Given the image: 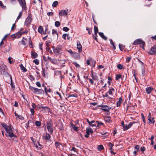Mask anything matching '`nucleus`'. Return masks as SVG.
Returning <instances> with one entry per match:
<instances>
[{"instance_id":"obj_43","label":"nucleus","mask_w":156,"mask_h":156,"mask_svg":"<svg viewBox=\"0 0 156 156\" xmlns=\"http://www.w3.org/2000/svg\"><path fill=\"white\" fill-rule=\"evenodd\" d=\"M52 34L53 35H55V34L56 35L58 36V34L57 30L55 29H52Z\"/></svg>"},{"instance_id":"obj_19","label":"nucleus","mask_w":156,"mask_h":156,"mask_svg":"<svg viewBox=\"0 0 156 156\" xmlns=\"http://www.w3.org/2000/svg\"><path fill=\"white\" fill-rule=\"evenodd\" d=\"M61 120H63V119H62L59 120V129L62 130L63 128V125L62 124Z\"/></svg>"},{"instance_id":"obj_64","label":"nucleus","mask_w":156,"mask_h":156,"mask_svg":"<svg viewBox=\"0 0 156 156\" xmlns=\"http://www.w3.org/2000/svg\"><path fill=\"white\" fill-rule=\"evenodd\" d=\"M18 118L20 119L21 120H23L24 119L23 117L21 115H19L17 117Z\"/></svg>"},{"instance_id":"obj_54","label":"nucleus","mask_w":156,"mask_h":156,"mask_svg":"<svg viewBox=\"0 0 156 156\" xmlns=\"http://www.w3.org/2000/svg\"><path fill=\"white\" fill-rule=\"evenodd\" d=\"M113 146V144L112 143L110 142L108 144V146L110 147L109 148L110 150H112V147Z\"/></svg>"},{"instance_id":"obj_52","label":"nucleus","mask_w":156,"mask_h":156,"mask_svg":"<svg viewBox=\"0 0 156 156\" xmlns=\"http://www.w3.org/2000/svg\"><path fill=\"white\" fill-rule=\"evenodd\" d=\"M108 92H107L106 93H105V95H103V97H108L109 98L112 99V98H111L110 97L108 96Z\"/></svg>"},{"instance_id":"obj_59","label":"nucleus","mask_w":156,"mask_h":156,"mask_svg":"<svg viewBox=\"0 0 156 156\" xmlns=\"http://www.w3.org/2000/svg\"><path fill=\"white\" fill-rule=\"evenodd\" d=\"M36 85L38 87H41V84L38 81V82H36Z\"/></svg>"},{"instance_id":"obj_25","label":"nucleus","mask_w":156,"mask_h":156,"mask_svg":"<svg viewBox=\"0 0 156 156\" xmlns=\"http://www.w3.org/2000/svg\"><path fill=\"white\" fill-rule=\"evenodd\" d=\"M38 31L41 34H42L43 33V29L42 26H40L39 27L38 29Z\"/></svg>"},{"instance_id":"obj_27","label":"nucleus","mask_w":156,"mask_h":156,"mask_svg":"<svg viewBox=\"0 0 156 156\" xmlns=\"http://www.w3.org/2000/svg\"><path fill=\"white\" fill-rule=\"evenodd\" d=\"M97 149L98 151H101L104 149V147L102 145H99L97 147Z\"/></svg>"},{"instance_id":"obj_50","label":"nucleus","mask_w":156,"mask_h":156,"mask_svg":"<svg viewBox=\"0 0 156 156\" xmlns=\"http://www.w3.org/2000/svg\"><path fill=\"white\" fill-rule=\"evenodd\" d=\"M33 62L35 63L37 65L39 64V61L37 59H35L33 61Z\"/></svg>"},{"instance_id":"obj_22","label":"nucleus","mask_w":156,"mask_h":156,"mask_svg":"<svg viewBox=\"0 0 156 156\" xmlns=\"http://www.w3.org/2000/svg\"><path fill=\"white\" fill-rule=\"evenodd\" d=\"M111 117L110 116L107 117L105 118V120L108 123H110L112 122Z\"/></svg>"},{"instance_id":"obj_16","label":"nucleus","mask_w":156,"mask_h":156,"mask_svg":"<svg viewBox=\"0 0 156 156\" xmlns=\"http://www.w3.org/2000/svg\"><path fill=\"white\" fill-rule=\"evenodd\" d=\"M122 101V97L119 98L118 101L116 102V106L117 107L120 106Z\"/></svg>"},{"instance_id":"obj_5","label":"nucleus","mask_w":156,"mask_h":156,"mask_svg":"<svg viewBox=\"0 0 156 156\" xmlns=\"http://www.w3.org/2000/svg\"><path fill=\"white\" fill-rule=\"evenodd\" d=\"M147 118L148 123H152L154 124L155 122V121L154 120V117H151V114L150 112L149 113Z\"/></svg>"},{"instance_id":"obj_29","label":"nucleus","mask_w":156,"mask_h":156,"mask_svg":"<svg viewBox=\"0 0 156 156\" xmlns=\"http://www.w3.org/2000/svg\"><path fill=\"white\" fill-rule=\"evenodd\" d=\"M23 39L21 41L19 42V44H21V42L22 44L23 45H25L26 44L25 42V41H24V40H25L26 41V40H27V39H26V38H25L23 37Z\"/></svg>"},{"instance_id":"obj_17","label":"nucleus","mask_w":156,"mask_h":156,"mask_svg":"<svg viewBox=\"0 0 156 156\" xmlns=\"http://www.w3.org/2000/svg\"><path fill=\"white\" fill-rule=\"evenodd\" d=\"M98 34L104 40L106 41L107 40V37L104 35L103 33L100 32H98Z\"/></svg>"},{"instance_id":"obj_28","label":"nucleus","mask_w":156,"mask_h":156,"mask_svg":"<svg viewBox=\"0 0 156 156\" xmlns=\"http://www.w3.org/2000/svg\"><path fill=\"white\" fill-rule=\"evenodd\" d=\"M127 75L126 74H125L122 76L121 79L123 81H125L126 79Z\"/></svg>"},{"instance_id":"obj_2","label":"nucleus","mask_w":156,"mask_h":156,"mask_svg":"<svg viewBox=\"0 0 156 156\" xmlns=\"http://www.w3.org/2000/svg\"><path fill=\"white\" fill-rule=\"evenodd\" d=\"M23 9H27L26 4L25 0H17Z\"/></svg>"},{"instance_id":"obj_12","label":"nucleus","mask_w":156,"mask_h":156,"mask_svg":"<svg viewBox=\"0 0 156 156\" xmlns=\"http://www.w3.org/2000/svg\"><path fill=\"white\" fill-rule=\"evenodd\" d=\"M114 89L112 87H110V89L108 92L109 95L112 96L113 95V93H114Z\"/></svg>"},{"instance_id":"obj_60","label":"nucleus","mask_w":156,"mask_h":156,"mask_svg":"<svg viewBox=\"0 0 156 156\" xmlns=\"http://www.w3.org/2000/svg\"><path fill=\"white\" fill-rule=\"evenodd\" d=\"M89 82L92 85H93V84L94 82V81L91 79L90 78L89 79Z\"/></svg>"},{"instance_id":"obj_53","label":"nucleus","mask_w":156,"mask_h":156,"mask_svg":"<svg viewBox=\"0 0 156 156\" xmlns=\"http://www.w3.org/2000/svg\"><path fill=\"white\" fill-rule=\"evenodd\" d=\"M131 59V57H127L126 58V62H130V60Z\"/></svg>"},{"instance_id":"obj_31","label":"nucleus","mask_w":156,"mask_h":156,"mask_svg":"<svg viewBox=\"0 0 156 156\" xmlns=\"http://www.w3.org/2000/svg\"><path fill=\"white\" fill-rule=\"evenodd\" d=\"M94 30L95 35L97 36V33H98V27L95 26L94 27Z\"/></svg>"},{"instance_id":"obj_62","label":"nucleus","mask_w":156,"mask_h":156,"mask_svg":"<svg viewBox=\"0 0 156 156\" xmlns=\"http://www.w3.org/2000/svg\"><path fill=\"white\" fill-rule=\"evenodd\" d=\"M145 150V147H141L140 148V151L142 152H143Z\"/></svg>"},{"instance_id":"obj_33","label":"nucleus","mask_w":156,"mask_h":156,"mask_svg":"<svg viewBox=\"0 0 156 156\" xmlns=\"http://www.w3.org/2000/svg\"><path fill=\"white\" fill-rule=\"evenodd\" d=\"M43 92L44 91L43 90L38 89V90H37V92H36V94H39L43 93Z\"/></svg>"},{"instance_id":"obj_47","label":"nucleus","mask_w":156,"mask_h":156,"mask_svg":"<svg viewBox=\"0 0 156 156\" xmlns=\"http://www.w3.org/2000/svg\"><path fill=\"white\" fill-rule=\"evenodd\" d=\"M73 64L76 67L79 68L80 67V65L78 64L76 62H73Z\"/></svg>"},{"instance_id":"obj_26","label":"nucleus","mask_w":156,"mask_h":156,"mask_svg":"<svg viewBox=\"0 0 156 156\" xmlns=\"http://www.w3.org/2000/svg\"><path fill=\"white\" fill-rule=\"evenodd\" d=\"M101 134L104 135L103 136V137H107L109 135V133L106 132H103L101 133Z\"/></svg>"},{"instance_id":"obj_7","label":"nucleus","mask_w":156,"mask_h":156,"mask_svg":"<svg viewBox=\"0 0 156 156\" xmlns=\"http://www.w3.org/2000/svg\"><path fill=\"white\" fill-rule=\"evenodd\" d=\"M31 21V17L30 16H29L26 20V21L25 23V25L27 26L30 23Z\"/></svg>"},{"instance_id":"obj_6","label":"nucleus","mask_w":156,"mask_h":156,"mask_svg":"<svg viewBox=\"0 0 156 156\" xmlns=\"http://www.w3.org/2000/svg\"><path fill=\"white\" fill-rule=\"evenodd\" d=\"M100 107H101L102 108L101 109L103 110V111L105 112H108L109 110L111 108V107H109L108 105H99V106Z\"/></svg>"},{"instance_id":"obj_20","label":"nucleus","mask_w":156,"mask_h":156,"mask_svg":"<svg viewBox=\"0 0 156 156\" xmlns=\"http://www.w3.org/2000/svg\"><path fill=\"white\" fill-rule=\"evenodd\" d=\"M14 37L15 38H20L21 36V35L20 34V31H18L16 34H14Z\"/></svg>"},{"instance_id":"obj_1","label":"nucleus","mask_w":156,"mask_h":156,"mask_svg":"<svg viewBox=\"0 0 156 156\" xmlns=\"http://www.w3.org/2000/svg\"><path fill=\"white\" fill-rule=\"evenodd\" d=\"M2 125L4 128L5 129L6 132V135L11 138L13 137L16 138L17 136L13 134V130L12 129V126L10 124H7L5 123H2Z\"/></svg>"},{"instance_id":"obj_49","label":"nucleus","mask_w":156,"mask_h":156,"mask_svg":"<svg viewBox=\"0 0 156 156\" xmlns=\"http://www.w3.org/2000/svg\"><path fill=\"white\" fill-rule=\"evenodd\" d=\"M35 125L36 126H39L41 125V122L39 121H36L35 122Z\"/></svg>"},{"instance_id":"obj_15","label":"nucleus","mask_w":156,"mask_h":156,"mask_svg":"<svg viewBox=\"0 0 156 156\" xmlns=\"http://www.w3.org/2000/svg\"><path fill=\"white\" fill-rule=\"evenodd\" d=\"M31 58H35L38 57V54L34 51H31Z\"/></svg>"},{"instance_id":"obj_37","label":"nucleus","mask_w":156,"mask_h":156,"mask_svg":"<svg viewBox=\"0 0 156 156\" xmlns=\"http://www.w3.org/2000/svg\"><path fill=\"white\" fill-rule=\"evenodd\" d=\"M111 44L113 46V48L115 50L116 49V47L115 46V44L113 42L112 40V39H110L109 40Z\"/></svg>"},{"instance_id":"obj_4","label":"nucleus","mask_w":156,"mask_h":156,"mask_svg":"<svg viewBox=\"0 0 156 156\" xmlns=\"http://www.w3.org/2000/svg\"><path fill=\"white\" fill-rule=\"evenodd\" d=\"M148 54L153 55H156V46H154L151 48L148 52Z\"/></svg>"},{"instance_id":"obj_32","label":"nucleus","mask_w":156,"mask_h":156,"mask_svg":"<svg viewBox=\"0 0 156 156\" xmlns=\"http://www.w3.org/2000/svg\"><path fill=\"white\" fill-rule=\"evenodd\" d=\"M122 78V75L121 74H117L115 76V80L119 81V79Z\"/></svg>"},{"instance_id":"obj_40","label":"nucleus","mask_w":156,"mask_h":156,"mask_svg":"<svg viewBox=\"0 0 156 156\" xmlns=\"http://www.w3.org/2000/svg\"><path fill=\"white\" fill-rule=\"evenodd\" d=\"M20 68L24 72H26L27 71V69L24 67L22 64L20 66Z\"/></svg>"},{"instance_id":"obj_56","label":"nucleus","mask_w":156,"mask_h":156,"mask_svg":"<svg viewBox=\"0 0 156 156\" xmlns=\"http://www.w3.org/2000/svg\"><path fill=\"white\" fill-rule=\"evenodd\" d=\"M134 148L135 149H136V151L138 152V151H140V150H139V146L138 145H136L135 147H134Z\"/></svg>"},{"instance_id":"obj_8","label":"nucleus","mask_w":156,"mask_h":156,"mask_svg":"<svg viewBox=\"0 0 156 156\" xmlns=\"http://www.w3.org/2000/svg\"><path fill=\"white\" fill-rule=\"evenodd\" d=\"M77 48L78 49V51L79 52H81L82 51V46L80 41L77 42Z\"/></svg>"},{"instance_id":"obj_30","label":"nucleus","mask_w":156,"mask_h":156,"mask_svg":"<svg viewBox=\"0 0 156 156\" xmlns=\"http://www.w3.org/2000/svg\"><path fill=\"white\" fill-rule=\"evenodd\" d=\"M79 81L80 82L81 84L82 85H84L87 82L86 79H85L84 78H81Z\"/></svg>"},{"instance_id":"obj_11","label":"nucleus","mask_w":156,"mask_h":156,"mask_svg":"<svg viewBox=\"0 0 156 156\" xmlns=\"http://www.w3.org/2000/svg\"><path fill=\"white\" fill-rule=\"evenodd\" d=\"M86 130V133L87 134L90 135V133H93V130L90 127L87 128Z\"/></svg>"},{"instance_id":"obj_10","label":"nucleus","mask_w":156,"mask_h":156,"mask_svg":"<svg viewBox=\"0 0 156 156\" xmlns=\"http://www.w3.org/2000/svg\"><path fill=\"white\" fill-rule=\"evenodd\" d=\"M72 56L76 59H78L80 58V56L79 54L75 52H73Z\"/></svg>"},{"instance_id":"obj_61","label":"nucleus","mask_w":156,"mask_h":156,"mask_svg":"<svg viewBox=\"0 0 156 156\" xmlns=\"http://www.w3.org/2000/svg\"><path fill=\"white\" fill-rule=\"evenodd\" d=\"M66 51L70 54L71 55H72L73 54V52L71 49L66 50Z\"/></svg>"},{"instance_id":"obj_48","label":"nucleus","mask_w":156,"mask_h":156,"mask_svg":"<svg viewBox=\"0 0 156 156\" xmlns=\"http://www.w3.org/2000/svg\"><path fill=\"white\" fill-rule=\"evenodd\" d=\"M22 12H20L19 14V16H18L17 17V18L16 20V21L18 20L22 16Z\"/></svg>"},{"instance_id":"obj_55","label":"nucleus","mask_w":156,"mask_h":156,"mask_svg":"<svg viewBox=\"0 0 156 156\" xmlns=\"http://www.w3.org/2000/svg\"><path fill=\"white\" fill-rule=\"evenodd\" d=\"M63 31L66 32H67L69 30V28L67 27H65L63 28Z\"/></svg>"},{"instance_id":"obj_63","label":"nucleus","mask_w":156,"mask_h":156,"mask_svg":"<svg viewBox=\"0 0 156 156\" xmlns=\"http://www.w3.org/2000/svg\"><path fill=\"white\" fill-rule=\"evenodd\" d=\"M47 14L49 16H52L53 14V13L51 12H48L47 13Z\"/></svg>"},{"instance_id":"obj_46","label":"nucleus","mask_w":156,"mask_h":156,"mask_svg":"<svg viewBox=\"0 0 156 156\" xmlns=\"http://www.w3.org/2000/svg\"><path fill=\"white\" fill-rule=\"evenodd\" d=\"M58 3L57 1H55L53 2L52 4V6L54 7H56Z\"/></svg>"},{"instance_id":"obj_3","label":"nucleus","mask_w":156,"mask_h":156,"mask_svg":"<svg viewBox=\"0 0 156 156\" xmlns=\"http://www.w3.org/2000/svg\"><path fill=\"white\" fill-rule=\"evenodd\" d=\"M136 123L135 122H129V124L127 125L126 124H125V125L123 127V130L124 131L126 130L129 128H130L134 124Z\"/></svg>"},{"instance_id":"obj_51","label":"nucleus","mask_w":156,"mask_h":156,"mask_svg":"<svg viewBox=\"0 0 156 156\" xmlns=\"http://www.w3.org/2000/svg\"><path fill=\"white\" fill-rule=\"evenodd\" d=\"M141 115L142 116V119L143 122L144 123H146V121L145 120V117H144V114L143 113H142L141 114Z\"/></svg>"},{"instance_id":"obj_42","label":"nucleus","mask_w":156,"mask_h":156,"mask_svg":"<svg viewBox=\"0 0 156 156\" xmlns=\"http://www.w3.org/2000/svg\"><path fill=\"white\" fill-rule=\"evenodd\" d=\"M119 47L120 50L121 51H122L124 49V47L123 46L122 44H119Z\"/></svg>"},{"instance_id":"obj_45","label":"nucleus","mask_w":156,"mask_h":156,"mask_svg":"<svg viewBox=\"0 0 156 156\" xmlns=\"http://www.w3.org/2000/svg\"><path fill=\"white\" fill-rule=\"evenodd\" d=\"M140 44L141 46H142L143 47H144V46H145V43L143 41L141 40V42H140V44Z\"/></svg>"},{"instance_id":"obj_38","label":"nucleus","mask_w":156,"mask_h":156,"mask_svg":"<svg viewBox=\"0 0 156 156\" xmlns=\"http://www.w3.org/2000/svg\"><path fill=\"white\" fill-rule=\"evenodd\" d=\"M39 108L40 109L41 108H42V109H44V110H46V109H47L48 110V111H49L50 112V109H49V108L47 107H44V106H40L39 107Z\"/></svg>"},{"instance_id":"obj_23","label":"nucleus","mask_w":156,"mask_h":156,"mask_svg":"<svg viewBox=\"0 0 156 156\" xmlns=\"http://www.w3.org/2000/svg\"><path fill=\"white\" fill-rule=\"evenodd\" d=\"M141 40L140 39L135 40L133 43V45L139 44L140 42H141Z\"/></svg>"},{"instance_id":"obj_9","label":"nucleus","mask_w":156,"mask_h":156,"mask_svg":"<svg viewBox=\"0 0 156 156\" xmlns=\"http://www.w3.org/2000/svg\"><path fill=\"white\" fill-rule=\"evenodd\" d=\"M68 10H62L59 12V16H66L67 15V12Z\"/></svg>"},{"instance_id":"obj_34","label":"nucleus","mask_w":156,"mask_h":156,"mask_svg":"<svg viewBox=\"0 0 156 156\" xmlns=\"http://www.w3.org/2000/svg\"><path fill=\"white\" fill-rule=\"evenodd\" d=\"M47 127H52V123L51 120H49L47 123Z\"/></svg>"},{"instance_id":"obj_13","label":"nucleus","mask_w":156,"mask_h":156,"mask_svg":"<svg viewBox=\"0 0 156 156\" xmlns=\"http://www.w3.org/2000/svg\"><path fill=\"white\" fill-rule=\"evenodd\" d=\"M51 136L49 133H47L45 135L43 136V138L46 140H49Z\"/></svg>"},{"instance_id":"obj_57","label":"nucleus","mask_w":156,"mask_h":156,"mask_svg":"<svg viewBox=\"0 0 156 156\" xmlns=\"http://www.w3.org/2000/svg\"><path fill=\"white\" fill-rule=\"evenodd\" d=\"M30 88L31 90L32 91L34 92L36 88L30 86Z\"/></svg>"},{"instance_id":"obj_21","label":"nucleus","mask_w":156,"mask_h":156,"mask_svg":"<svg viewBox=\"0 0 156 156\" xmlns=\"http://www.w3.org/2000/svg\"><path fill=\"white\" fill-rule=\"evenodd\" d=\"M6 69V67L5 65H3V66L0 69V71L2 74H3L5 70Z\"/></svg>"},{"instance_id":"obj_44","label":"nucleus","mask_w":156,"mask_h":156,"mask_svg":"<svg viewBox=\"0 0 156 156\" xmlns=\"http://www.w3.org/2000/svg\"><path fill=\"white\" fill-rule=\"evenodd\" d=\"M86 30L88 31V33L89 34H91V33H92L91 28H88L87 27Z\"/></svg>"},{"instance_id":"obj_39","label":"nucleus","mask_w":156,"mask_h":156,"mask_svg":"<svg viewBox=\"0 0 156 156\" xmlns=\"http://www.w3.org/2000/svg\"><path fill=\"white\" fill-rule=\"evenodd\" d=\"M117 68L119 69H122L123 68V66L121 64H119L117 66Z\"/></svg>"},{"instance_id":"obj_58","label":"nucleus","mask_w":156,"mask_h":156,"mask_svg":"<svg viewBox=\"0 0 156 156\" xmlns=\"http://www.w3.org/2000/svg\"><path fill=\"white\" fill-rule=\"evenodd\" d=\"M88 124L89 126H91L92 127L96 126V124H92L90 122H89V123H88Z\"/></svg>"},{"instance_id":"obj_41","label":"nucleus","mask_w":156,"mask_h":156,"mask_svg":"<svg viewBox=\"0 0 156 156\" xmlns=\"http://www.w3.org/2000/svg\"><path fill=\"white\" fill-rule=\"evenodd\" d=\"M47 129L48 131L50 133H51L53 132V129H52V127H47Z\"/></svg>"},{"instance_id":"obj_35","label":"nucleus","mask_w":156,"mask_h":156,"mask_svg":"<svg viewBox=\"0 0 156 156\" xmlns=\"http://www.w3.org/2000/svg\"><path fill=\"white\" fill-rule=\"evenodd\" d=\"M96 122L97 123V127H98L99 126L104 125V123L101 121H96Z\"/></svg>"},{"instance_id":"obj_18","label":"nucleus","mask_w":156,"mask_h":156,"mask_svg":"<svg viewBox=\"0 0 156 156\" xmlns=\"http://www.w3.org/2000/svg\"><path fill=\"white\" fill-rule=\"evenodd\" d=\"M153 89V88H151V87H149L147 88L146 89V91L147 93L149 94L151 93L152 90Z\"/></svg>"},{"instance_id":"obj_24","label":"nucleus","mask_w":156,"mask_h":156,"mask_svg":"<svg viewBox=\"0 0 156 156\" xmlns=\"http://www.w3.org/2000/svg\"><path fill=\"white\" fill-rule=\"evenodd\" d=\"M78 97L76 93H74L72 94H69L68 96V98H71L72 97H74L75 98H77ZM70 99H73L70 98Z\"/></svg>"},{"instance_id":"obj_36","label":"nucleus","mask_w":156,"mask_h":156,"mask_svg":"<svg viewBox=\"0 0 156 156\" xmlns=\"http://www.w3.org/2000/svg\"><path fill=\"white\" fill-rule=\"evenodd\" d=\"M71 125L72 128L74 129L76 131L78 130V127L75 126V125L73 124L72 122L71 123Z\"/></svg>"},{"instance_id":"obj_14","label":"nucleus","mask_w":156,"mask_h":156,"mask_svg":"<svg viewBox=\"0 0 156 156\" xmlns=\"http://www.w3.org/2000/svg\"><path fill=\"white\" fill-rule=\"evenodd\" d=\"M53 52L54 54L56 55H58V47H53Z\"/></svg>"}]
</instances>
